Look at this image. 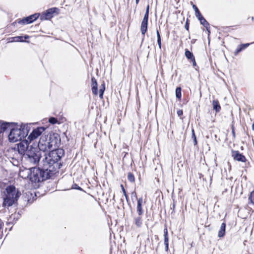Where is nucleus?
<instances>
[{"mask_svg":"<svg viewBox=\"0 0 254 254\" xmlns=\"http://www.w3.org/2000/svg\"><path fill=\"white\" fill-rule=\"evenodd\" d=\"M195 16L198 19H201V17H202V15H201V14L200 13V11H196L195 13Z\"/></svg>","mask_w":254,"mask_h":254,"instance_id":"32","label":"nucleus"},{"mask_svg":"<svg viewBox=\"0 0 254 254\" xmlns=\"http://www.w3.org/2000/svg\"><path fill=\"white\" fill-rule=\"evenodd\" d=\"M32 168L30 169L24 168L20 170L19 176L23 179H29L30 180Z\"/></svg>","mask_w":254,"mask_h":254,"instance_id":"11","label":"nucleus"},{"mask_svg":"<svg viewBox=\"0 0 254 254\" xmlns=\"http://www.w3.org/2000/svg\"><path fill=\"white\" fill-rule=\"evenodd\" d=\"M164 241H166L167 239V241H169V238L168 236V230L167 228L164 229Z\"/></svg>","mask_w":254,"mask_h":254,"instance_id":"28","label":"nucleus"},{"mask_svg":"<svg viewBox=\"0 0 254 254\" xmlns=\"http://www.w3.org/2000/svg\"><path fill=\"white\" fill-rule=\"evenodd\" d=\"M149 6L148 5L146 7V11H147V12L149 13Z\"/></svg>","mask_w":254,"mask_h":254,"instance_id":"41","label":"nucleus"},{"mask_svg":"<svg viewBox=\"0 0 254 254\" xmlns=\"http://www.w3.org/2000/svg\"><path fill=\"white\" fill-rule=\"evenodd\" d=\"M199 20L200 21V23L206 28L207 30L208 31V33H210V31L208 30V27L209 24L205 20V19L202 17L201 19H199Z\"/></svg>","mask_w":254,"mask_h":254,"instance_id":"20","label":"nucleus"},{"mask_svg":"<svg viewBox=\"0 0 254 254\" xmlns=\"http://www.w3.org/2000/svg\"><path fill=\"white\" fill-rule=\"evenodd\" d=\"M136 3L137 4L139 2V0H135Z\"/></svg>","mask_w":254,"mask_h":254,"instance_id":"44","label":"nucleus"},{"mask_svg":"<svg viewBox=\"0 0 254 254\" xmlns=\"http://www.w3.org/2000/svg\"><path fill=\"white\" fill-rule=\"evenodd\" d=\"M127 179H128V181H129L130 182H134V176L131 173H128Z\"/></svg>","mask_w":254,"mask_h":254,"instance_id":"26","label":"nucleus"},{"mask_svg":"<svg viewBox=\"0 0 254 254\" xmlns=\"http://www.w3.org/2000/svg\"><path fill=\"white\" fill-rule=\"evenodd\" d=\"M105 89V84L103 83L102 85V87H101V88L99 90V97L101 99L103 98V93H104Z\"/></svg>","mask_w":254,"mask_h":254,"instance_id":"24","label":"nucleus"},{"mask_svg":"<svg viewBox=\"0 0 254 254\" xmlns=\"http://www.w3.org/2000/svg\"><path fill=\"white\" fill-rule=\"evenodd\" d=\"M38 17L39 15L35 13L22 19L18 20V23L22 25L29 24L36 20Z\"/></svg>","mask_w":254,"mask_h":254,"instance_id":"9","label":"nucleus"},{"mask_svg":"<svg viewBox=\"0 0 254 254\" xmlns=\"http://www.w3.org/2000/svg\"><path fill=\"white\" fill-rule=\"evenodd\" d=\"M226 229V224L225 223H222L220 230L218 232V236L219 238L223 237L225 235Z\"/></svg>","mask_w":254,"mask_h":254,"instance_id":"16","label":"nucleus"},{"mask_svg":"<svg viewBox=\"0 0 254 254\" xmlns=\"http://www.w3.org/2000/svg\"><path fill=\"white\" fill-rule=\"evenodd\" d=\"M45 130L44 127H38L33 129L28 136L29 142L38 138Z\"/></svg>","mask_w":254,"mask_h":254,"instance_id":"8","label":"nucleus"},{"mask_svg":"<svg viewBox=\"0 0 254 254\" xmlns=\"http://www.w3.org/2000/svg\"><path fill=\"white\" fill-rule=\"evenodd\" d=\"M242 50H242V48H241V47H240V48L237 50V53H239V52H241Z\"/></svg>","mask_w":254,"mask_h":254,"instance_id":"39","label":"nucleus"},{"mask_svg":"<svg viewBox=\"0 0 254 254\" xmlns=\"http://www.w3.org/2000/svg\"><path fill=\"white\" fill-rule=\"evenodd\" d=\"M148 22L142 21L140 30L141 34L143 35L145 34L147 30Z\"/></svg>","mask_w":254,"mask_h":254,"instance_id":"17","label":"nucleus"},{"mask_svg":"<svg viewBox=\"0 0 254 254\" xmlns=\"http://www.w3.org/2000/svg\"><path fill=\"white\" fill-rule=\"evenodd\" d=\"M20 195L21 192L14 186H7L5 189L2 206L5 207L12 206L17 202Z\"/></svg>","mask_w":254,"mask_h":254,"instance_id":"4","label":"nucleus"},{"mask_svg":"<svg viewBox=\"0 0 254 254\" xmlns=\"http://www.w3.org/2000/svg\"><path fill=\"white\" fill-rule=\"evenodd\" d=\"M41 167L42 169L32 167L30 178L31 182L34 183L43 182L53 176L48 170L44 168L43 166Z\"/></svg>","mask_w":254,"mask_h":254,"instance_id":"5","label":"nucleus"},{"mask_svg":"<svg viewBox=\"0 0 254 254\" xmlns=\"http://www.w3.org/2000/svg\"><path fill=\"white\" fill-rule=\"evenodd\" d=\"M250 45V44L249 43H247V44H242V45H241L240 46V47H241V48H242V50L247 48L249 45Z\"/></svg>","mask_w":254,"mask_h":254,"instance_id":"34","label":"nucleus"},{"mask_svg":"<svg viewBox=\"0 0 254 254\" xmlns=\"http://www.w3.org/2000/svg\"><path fill=\"white\" fill-rule=\"evenodd\" d=\"M14 124L4 123L0 121V132H3L6 129L10 130V128L14 126Z\"/></svg>","mask_w":254,"mask_h":254,"instance_id":"12","label":"nucleus"},{"mask_svg":"<svg viewBox=\"0 0 254 254\" xmlns=\"http://www.w3.org/2000/svg\"><path fill=\"white\" fill-rule=\"evenodd\" d=\"M49 122L52 124H55L57 122V120L53 117L50 118L49 120Z\"/></svg>","mask_w":254,"mask_h":254,"instance_id":"31","label":"nucleus"},{"mask_svg":"<svg viewBox=\"0 0 254 254\" xmlns=\"http://www.w3.org/2000/svg\"><path fill=\"white\" fill-rule=\"evenodd\" d=\"M40 157L41 154L39 151H37V148L30 146L23 157H24L26 160L31 164L36 165L40 163Z\"/></svg>","mask_w":254,"mask_h":254,"instance_id":"6","label":"nucleus"},{"mask_svg":"<svg viewBox=\"0 0 254 254\" xmlns=\"http://www.w3.org/2000/svg\"><path fill=\"white\" fill-rule=\"evenodd\" d=\"M252 128L253 130H254V123H253V124L252 125Z\"/></svg>","mask_w":254,"mask_h":254,"instance_id":"43","label":"nucleus"},{"mask_svg":"<svg viewBox=\"0 0 254 254\" xmlns=\"http://www.w3.org/2000/svg\"><path fill=\"white\" fill-rule=\"evenodd\" d=\"M185 28L187 30L189 29V25H188V24L187 23H186V24H185Z\"/></svg>","mask_w":254,"mask_h":254,"instance_id":"40","label":"nucleus"},{"mask_svg":"<svg viewBox=\"0 0 254 254\" xmlns=\"http://www.w3.org/2000/svg\"><path fill=\"white\" fill-rule=\"evenodd\" d=\"M212 105L213 109L215 110L216 112H218L220 111L221 109V107L219 104V102L218 100H213Z\"/></svg>","mask_w":254,"mask_h":254,"instance_id":"18","label":"nucleus"},{"mask_svg":"<svg viewBox=\"0 0 254 254\" xmlns=\"http://www.w3.org/2000/svg\"><path fill=\"white\" fill-rule=\"evenodd\" d=\"M164 244L165 245V249L166 251H168L169 249V241H167L166 239V241H164Z\"/></svg>","mask_w":254,"mask_h":254,"instance_id":"33","label":"nucleus"},{"mask_svg":"<svg viewBox=\"0 0 254 254\" xmlns=\"http://www.w3.org/2000/svg\"><path fill=\"white\" fill-rule=\"evenodd\" d=\"M194 145L196 144V143H197L196 138L195 136H194Z\"/></svg>","mask_w":254,"mask_h":254,"instance_id":"42","label":"nucleus"},{"mask_svg":"<svg viewBox=\"0 0 254 254\" xmlns=\"http://www.w3.org/2000/svg\"><path fill=\"white\" fill-rule=\"evenodd\" d=\"M176 97L179 99L181 98V88L177 87L176 89Z\"/></svg>","mask_w":254,"mask_h":254,"instance_id":"25","label":"nucleus"},{"mask_svg":"<svg viewBox=\"0 0 254 254\" xmlns=\"http://www.w3.org/2000/svg\"><path fill=\"white\" fill-rule=\"evenodd\" d=\"M190 61L192 62V65H193V66H195L196 65V63L195 62V60L194 57L193 59H192L190 60Z\"/></svg>","mask_w":254,"mask_h":254,"instance_id":"36","label":"nucleus"},{"mask_svg":"<svg viewBox=\"0 0 254 254\" xmlns=\"http://www.w3.org/2000/svg\"><path fill=\"white\" fill-rule=\"evenodd\" d=\"M192 7H193V9H194V11H195V13L196 11H199V10H198V8L197 7V6H196L195 5L193 4V5H192Z\"/></svg>","mask_w":254,"mask_h":254,"instance_id":"37","label":"nucleus"},{"mask_svg":"<svg viewBox=\"0 0 254 254\" xmlns=\"http://www.w3.org/2000/svg\"><path fill=\"white\" fill-rule=\"evenodd\" d=\"M157 43L158 45L159 48L160 49H161V37L160 35L159 34V31L157 30Z\"/></svg>","mask_w":254,"mask_h":254,"instance_id":"23","label":"nucleus"},{"mask_svg":"<svg viewBox=\"0 0 254 254\" xmlns=\"http://www.w3.org/2000/svg\"><path fill=\"white\" fill-rule=\"evenodd\" d=\"M183 111L182 110H179L178 111H177V115L179 117H181L183 115Z\"/></svg>","mask_w":254,"mask_h":254,"instance_id":"35","label":"nucleus"},{"mask_svg":"<svg viewBox=\"0 0 254 254\" xmlns=\"http://www.w3.org/2000/svg\"><path fill=\"white\" fill-rule=\"evenodd\" d=\"M30 130V126L28 124H22L20 125H14L8 134V140L10 142H15L21 141L26 137Z\"/></svg>","mask_w":254,"mask_h":254,"instance_id":"2","label":"nucleus"},{"mask_svg":"<svg viewBox=\"0 0 254 254\" xmlns=\"http://www.w3.org/2000/svg\"><path fill=\"white\" fill-rule=\"evenodd\" d=\"M121 188H122V191H123V193H124V195H125V197H126V200H127V201H128V196L127 195V193H126V190H125V189H124V186H123V185H121Z\"/></svg>","mask_w":254,"mask_h":254,"instance_id":"29","label":"nucleus"},{"mask_svg":"<svg viewBox=\"0 0 254 254\" xmlns=\"http://www.w3.org/2000/svg\"><path fill=\"white\" fill-rule=\"evenodd\" d=\"M142 202H143V199H142V197H141L138 199L136 210H137V212L138 215H139V216H141L143 213V210L142 208Z\"/></svg>","mask_w":254,"mask_h":254,"instance_id":"14","label":"nucleus"},{"mask_svg":"<svg viewBox=\"0 0 254 254\" xmlns=\"http://www.w3.org/2000/svg\"><path fill=\"white\" fill-rule=\"evenodd\" d=\"M191 132H192V137L194 138V136H195V133H194V131L193 129H192Z\"/></svg>","mask_w":254,"mask_h":254,"instance_id":"38","label":"nucleus"},{"mask_svg":"<svg viewBox=\"0 0 254 254\" xmlns=\"http://www.w3.org/2000/svg\"><path fill=\"white\" fill-rule=\"evenodd\" d=\"M232 156L235 160L238 161L245 162L246 160L245 157L242 154H241L238 151L233 150L232 151Z\"/></svg>","mask_w":254,"mask_h":254,"instance_id":"10","label":"nucleus"},{"mask_svg":"<svg viewBox=\"0 0 254 254\" xmlns=\"http://www.w3.org/2000/svg\"><path fill=\"white\" fill-rule=\"evenodd\" d=\"M185 56L186 58L190 60L193 59L194 57L192 53L189 51L188 50L185 51Z\"/></svg>","mask_w":254,"mask_h":254,"instance_id":"22","label":"nucleus"},{"mask_svg":"<svg viewBox=\"0 0 254 254\" xmlns=\"http://www.w3.org/2000/svg\"><path fill=\"white\" fill-rule=\"evenodd\" d=\"M60 138L56 133L50 134L47 136H42L38 143V148L43 152L50 149H55L58 147Z\"/></svg>","mask_w":254,"mask_h":254,"instance_id":"3","label":"nucleus"},{"mask_svg":"<svg viewBox=\"0 0 254 254\" xmlns=\"http://www.w3.org/2000/svg\"><path fill=\"white\" fill-rule=\"evenodd\" d=\"M91 82H92V93L95 95H97L98 94V88H97V83L96 79L94 77H92L91 78Z\"/></svg>","mask_w":254,"mask_h":254,"instance_id":"13","label":"nucleus"},{"mask_svg":"<svg viewBox=\"0 0 254 254\" xmlns=\"http://www.w3.org/2000/svg\"><path fill=\"white\" fill-rule=\"evenodd\" d=\"M55 8H50L47 10L46 18L48 19L52 17V14L55 12Z\"/></svg>","mask_w":254,"mask_h":254,"instance_id":"21","label":"nucleus"},{"mask_svg":"<svg viewBox=\"0 0 254 254\" xmlns=\"http://www.w3.org/2000/svg\"><path fill=\"white\" fill-rule=\"evenodd\" d=\"M25 39H28L29 36L28 35H25L24 37ZM25 41L23 39V36H16L14 37H11L9 38V42H24Z\"/></svg>","mask_w":254,"mask_h":254,"instance_id":"15","label":"nucleus"},{"mask_svg":"<svg viewBox=\"0 0 254 254\" xmlns=\"http://www.w3.org/2000/svg\"><path fill=\"white\" fill-rule=\"evenodd\" d=\"M148 17H149V13L147 12V11H145V13L144 14V16L142 21H145L148 22Z\"/></svg>","mask_w":254,"mask_h":254,"instance_id":"30","label":"nucleus"},{"mask_svg":"<svg viewBox=\"0 0 254 254\" xmlns=\"http://www.w3.org/2000/svg\"><path fill=\"white\" fill-rule=\"evenodd\" d=\"M134 223L136 226L138 227H140L142 223V219L140 216L134 218Z\"/></svg>","mask_w":254,"mask_h":254,"instance_id":"19","label":"nucleus"},{"mask_svg":"<svg viewBox=\"0 0 254 254\" xmlns=\"http://www.w3.org/2000/svg\"><path fill=\"white\" fill-rule=\"evenodd\" d=\"M3 222L0 219V239L1 238L2 234L3 232Z\"/></svg>","mask_w":254,"mask_h":254,"instance_id":"27","label":"nucleus"},{"mask_svg":"<svg viewBox=\"0 0 254 254\" xmlns=\"http://www.w3.org/2000/svg\"><path fill=\"white\" fill-rule=\"evenodd\" d=\"M21 142L17 144V151L19 156L18 159H22L23 157L26 154L27 150H29L30 147L28 146L29 141L28 140H21Z\"/></svg>","mask_w":254,"mask_h":254,"instance_id":"7","label":"nucleus"},{"mask_svg":"<svg viewBox=\"0 0 254 254\" xmlns=\"http://www.w3.org/2000/svg\"><path fill=\"white\" fill-rule=\"evenodd\" d=\"M64 154V150L62 149H55L52 150L48 154H45V157L40 163L41 166L48 170L53 176L56 172L62 166L59 161Z\"/></svg>","mask_w":254,"mask_h":254,"instance_id":"1","label":"nucleus"}]
</instances>
